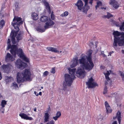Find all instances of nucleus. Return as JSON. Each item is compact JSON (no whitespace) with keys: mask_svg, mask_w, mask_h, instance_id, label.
<instances>
[{"mask_svg":"<svg viewBox=\"0 0 124 124\" xmlns=\"http://www.w3.org/2000/svg\"><path fill=\"white\" fill-rule=\"evenodd\" d=\"M104 104L106 108L107 113L109 114L111 113L112 110L111 109V108L107 101H105Z\"/></svg>","mask_w":124,"mask_h":124,"instance_id":"2eb2a0df","label":"nucleus"},{"mask_svg":"<svg viewBox=\"0 0 124 124\" xmlns=\"http://www.w3.org/2000/svg\"><path fill=\"white\" fill-rule=\"evenodd\" d=\"M2 68L4 71L8 73L9 71L13 68V66L11 64L8 63L6 65H3Z\"/></svg>","mask_w":124,"mask_h":124,"instance_id":"9d476101","label":"nucleus"},{"mask_svg":"<svg viewBox=\"0 0 124 124\" xmlns=\"http://www.w3.org/2000/svg\"><path fill=\"white\" fill-rule=\"evenodd\" d=\"M48 17L46 16H41L40 19V21L42 22H45L48 20Z\"/></svg>","mask_w":124,"mask_h":124,"instance_id":"a878e982","label":"nucleus"},{"mask_svg":"<svg viewBox=\"0 0 124 124\" xmlns=\"http://www.w3.org/2000/svg\"><path fill=\"white\" fill-rule=\"evenodd\" d=\"M101 9H106V8H104V7H101Z\"/></svg>","mask_w":124,"mask_h":124,"instance_id":"13d9d810","label":"nucleus"},{"mask_svg":"<svg viewBox=\"0 0 124 124\" xmlns=\"http://www.w3.org/2000/svg\"><path fill=\"white\" fill-rule=\"evenodd\" d=\"M73 60L72 64L71 65V68L74 67L79 64V63L78 62L79 60L78 57L74 58Z\"/></svg>","mask_w":124,"mask_h":124,"instance_id":"a211bd4d","label":"nucleus"},{"mask_svg":"<svg viewBox=\"0 0 124 124\" xmlns=\"http://www.w3.org/2000/svg\"><path fill=\"white\" fill-rule=\"evenodd\" d=\"M61 116V113L60 111H58L56 114V116H55V121H56Z\"/></svg>","mask_w":124,"mask_h":124,"instance_id":"bb28decb","label":"nucleus"},{"mask_svg":"<svg viewBox=\"0 0 124 124\" xmlns=\"http://www.w3.org/2000/svg\"><path fill=\"white\" fill-rule=\"evenodd\" d=\"M34 93L35 94V95H36V96H37L38 95V93L37 94V92L36 91H34Z\"/></svg>","mask_w":124,"mask_h":124,"instance_id":"8fccbe9b","label":"nucleus"},{"mask_svg":"<svg viewBox=\"0 0 124 124\" xmlns=\"http://www.w3.org/2000/svg\"><path fill=\"white\" fill-rule=\"evenodd\" d=\"M84 1L86 4H87L88 3V0H83Z\"/></svg>","mask_w":124,"mask_h":124,"instance_id":"49530a36","label":"nucleus"},{"mask_svg":"<svg viewBox=\"0 0 124 124\" xmlns=\"http://www.w3.org/2000/svg\"><path fill=\"white\" fill-rule=\"evenodd\" d=\"M10 39H8V46L7 50H8L10 48H11V49L10 50V52L12 55L15 56L17 54L18 56L22 58L24 61L27 62H29V59L25 55L22 50L21 48L18 49L17 46L16 45H12L11 46L10 43Z\"/></svg>","mask_w":124,"mask_h":124,"instance_id":"f03ea898","label":"nucleus"},{"mask_svg":"<svg viewBox=\"0 0 124 124\" xmlns=\"http://www.w3.org/2000/svg\"><path fill=\"white\" fill-rule=\"evenodd\" d=\"M119 72L120 73V75L121 77L122 80L123 81H124V73L123 72H122L121 71H119Z\"/></svg>","mask_w":124,"mask_h":124,"instance_id":"2f4dec72","label":"nucleus"},{"mask_svg":"<svg viewBox=\"0 0 124 124\" xmlns=\"http://www.w3.org/2000/svg\"><path fill=\"white\" fill-rule=\"evenodd\" d=\"M19 116L21 117L22 118L26 120H31L33 118L31 117H29L26 114L24 113H21L19 114Z\"/></svg>","mask_w":124,"mask_h":124,"instance_id":"6ab92c4d","label":"nucleus"},{"mask_svg":"<svg viewBox=\"0 0 124 124\" xmlns=\"http://www.w3.org/2000/svg\"><path fill=\"white\" fill-rule=\"evenodd\" d=\"M112 124H117V121H114Z\"/></svg>","mask_w":124,"mask_h":124,"instance_id":"09e8293b","label":"nucleus"},{"mask_svg":"<svg viewBox=\"0 0 124 124\" xmlns=\"http://www.w3.org/2000/svg\"><path fill=\"white\" fill-rule=\"evenodd\" d=\"M112 54V53L111 52H110L109 53V55L110 56H111V54Z\"/></svg>","mask_w":124,"mask_h":124,"instance_id":"052dcab7","label":"nucleus"},{"mask_svg":"<svg viewBox=\"0 0 124 124\" xmlns=\"http://www.w3.org/2000/svg\"><path fill=\"white\" fill-rule=\"evenodd\" d=\"M31 75L30 71L27 69H25L22 72H18L16 77L17 81L20 83L26 80H31Z\"/></svg>","mask_w":124,"mask_h":124,"instance_id":"7ed1b4c3","label":"nucleus"},{"mask_svg":"<svg viewBox=\"0 0 124 124\" xmlns=\"http://www.w3.org/2000/svg\"><path fill=\"white\" fill-rule=\"evenodd\" d=\"M69 14V13L67 11H65L63 14H62L61 15V16L62 17L66 16Z\"/></svg>","mask_w":124,"mask_h":124,"instance_id":"c756f323","label":"nucleus"},{"mask_svg":"<svg viewBox=\"0 0 124 124\" xmlns=\"http://www.w3.org/2000/svg\"><path fill=\"white\" fill-rule=\"evenodd\" d=\"M31 16L34 20H36L38 18V16L37 14L34 12L33 13L31 14Z\"/></svg>","mask_w":124,"mask_h":124,"instance_id":"4be33fe9","label":"nucleus"},{"mask_svg":"<svg viewBox=\"0 0 124 124\" xmlns=\"http://www.w3.org/2000/svg\"><path fill=\"white\" fill-rule=\"evenodd\" d=\"M65 81L63 84V90H65L67 87V86H70L72 84L74 79H72L69 74H65L64 75Z\"/></svg>","mask_w":124,"mask_h":124,"instance_id":"423d86ee","label":"nucleus"},{"mask_svg":"<svg viewBox=\"0 0 124 124\" xmlns=\"http://www.w3.org/2000/svg\"><path fill=\"white\" fill-rule=\"evenodd\" d=\"M45 25L44 26L45 29L38 27L37 29V31L41 32H44L45 29H47L51 27V26L54 24V22L52 20H50L45 23Z\"/></svg>","mask_w":124,"mask_h":124,"instance_id":"0eeeda50","label":"nucleus"},{"mask_svg":"<svg viewBox=\"0 0 124 124\" xmlns=\"http://www.w3.org/2000/svg\"><path fill=\"white\" fill-rule=\"evenodd\" d=\"M15 63L17 67L21 69H23L27 66V64L22 62L20 59H18Z\"/></svg>","mask_w":124,"mask_h":124,"instance_id":"1a4fd4ad","label":"nucleus"},{"mask_svg":"<svg viewBox=\"0 0 124 124\" xmlns=\"http://www.w3.org/2000/svg\"><path fill=\"white\" fill-rule=\"evenodd\" d=\"M11 87L13 89H16L18 88V86L17 84L15 82H14L12 83Z\"/></svg>","mask_w":124,"mask_h":124,"instance_id":"5701e85b","label":"nucleus"},{"mask_svg":"<svg viewBox=\"0 0 124 124\" xmlns=\"http://www.w3.org/2000/svg\"><path fill=\"white\" fill-rule=\"evenodd\" d=\"M124 28V21L121 23V25L120 26V29L121 30H122Z\"/></svg>","mask_w":124,"mask_h":124,"instance_id":"c9c22d12","label":"nucleus"},{"mask_svg":"<svg viewBox=\"0 0 124 124\" xmlns=\"http://www.w3.org/2000/svg\"><path fill=\"white\" fill-rule=\"evenodd\" d=\"M79 63L81 64V67L86 70H91L94 66L93 62H92V64L90 62L88 63V62H86L85 56L81 57V58L79 59Z\"/></svg>","mask_w":124,"mask_h":124,"instance_id":"39448f33","label":"nucleus"},{"mask_svg":"<svg viewBox=\"0 0 124 124\" xmlns=\"http://www.w3.org/2000/svg\"><path fill=\"white\" fill-rule=\"evenodd\" d=\"M117 118L118 122L119 124H120L121 119V112L118 111L115 117H113V119H115L116 118Z\"/></svg>","mask_w":124,"mask_h":124,"instance_id":"aec40b11","label":"nucleus"},{"mask_svg":"<svg viewBox=\"0 0 124 124\" xmlns=\"http://www.w3.org/2000/svg\"><path fill=\"white\" fill-rule=\"evenodd\" d=\"M53 118L54 119V117H53Z\"/></svg>","mask_w":124,"mask_h":124,"instance_id":"0e129e2a","label":"nucleus"},{"mask_svg":"<svg viewBox=\"0 0 124 124\" xmlns=\"http://www.w3.org/2000/svg\"><path fill=\"white\" fill-rule=\"evenodd\" d=\"M51 19L52 20H54V14L53 12H52L51 15Z\"/></svg>","mask_w":124,"mask_h":124,"instance_id":"4c0bfd02","label":"nucleus"},{"mask_svg":"<svg viewBox=\"0 0 124 124\" xmlns=\"http://www.w3.org/2000/svg\"><path fill=\"white\" fill-rule=\"evenodd\" d=\"M2 98H3V97H2V96L0 94V99Z\"/></svg>","mask_w":124,"mask_h":124,"instance_id":"5fc2aeb1","label":"nucleus"},{"mask_svg":"<svg viewBox=\"0 0 124 124\" xmlns=\"http://www.w3.org/2000/svg\"><path fill=\"white\" fill-rule=\"evenodd\" d=\"M4 110L3 111H1L2 112V113H4Z\"/></svg>","mask_w":124,"mask_h":124,"instance_id":"680f3d73","label":"nucleus"},{"mask_svg":"<svg viewBox=\"0 0 124 124\" xmlns=\"http://www.w3.org/2000/svg\"><path fill=\"white\" fill-rule=\"evenodd\" d=\"M44 122H46L49 121V114L47 113H46L44 115Z\"/></svg>","mask_w":124,"mask_h":124,"instance_id":"393cba45","label":"nucleus"},{"mask_svg":"<svg viewBox=\"0 0 124 124\" xmlns=\"http://www.w3.org/2000/svg\"><path fill=\"white\" fill-rule=\"evenodd\" d=\"M93 0H90L89 3L91 5H92Z\"/></svg>","mask_w":124,"mask_h":124,"instance_id":"a18cd8bd","label":"nucleus"},{"mask_svg":"<svg viewBox=\"0 0 124 124\" xmlns=\"http://www.w3.org/2000/svg\"><path fill=\"white\" fill-rule=\"evenodd\" d=\"M92 52L93 51L91 50H88L87 53L88 56L86 57V59L88 62L92 64V63L93 62L92 60V58L91 57V55Z\"/></svg>","mask_w":124,"mask_h":124,"instance_id":"f8f14e48","label":"nucleus"},{"mask_svg":"<svg viewBox=\"0 0 124 124\" xmlns=\"http://www.w3.org/2000/svg\"><path fill=\"white\" fill-rule=\"evenodd\" d=\"M96 47H97V46H96Z\"/></svg>","mask_w":124,"mask_h":124,"instance_id":"774afa93","label":"nucleus"},{"mask_svg":"<svg viewBox=\"0 0 124 124\" xmlns=\"http://www.w3.org/2000/svg\"><path fill=\"white\" fill-rule=\"evenodd\" d=\"M39 95H42V92H40L39 93Z\"/></svg>","mask_w":124,"mask_h":124,"instance_id":"6e6d98bb","label":"nucleus"},{"mask_svg":"<svg viewBox=\"0 0 124 124\" xmlns=\"http://www.w3.org/2000/svg\"><path fill=\"white\" fill-rule=\"evenodd\" d=\"M36 108H34V111H36Z\"/></svg>","mask_w":124,"mask_h":124,"instance_id":"4d7b16f0","label":"nucleus"},{"mask_svg":"<svg viewBox=\"0 0 124 124\" xmlns=\"http://www.w3.org/2000/svg\"><path fill=\"white\" fill-rule=\"evenodd\" d=\"M46 124H54V121H51L47 123Z\"/></svg>","mask_w":124,"mask_h":124,"instance_id":"37998d69","label":"nucleus"},{"mask_svg":"<svg viewBox=\"0 0 124 124\" xmlns=\"http://www.w3.org/2000/svg\"><path fill=\"white\" fill-rule=\"evenodd\" d=\"M110 21L111 22H112V23H114V21L113 20L111 19L110 20Z\"/></svg>","mask_w":124,"mask_h":124,"instance_id":"864d4df0","label":"nucleus"},{"mask_svg":"<svg viewBox=\"0 0 124 124\" xmlns=\"http://www.w3.org/2000/svg\"><path fill=\"white\" fill-rule=\"evenodd\" d=\"M40 124H43L42 123H41Z\"/></svg>","mask_w":124,"mask_h":124,"instance_id":"338daca9","label":"nucleus"},{"mask_svg":"<svg viewBox=\"0 0 124 124\" xmlns=\"http://www.w3.org/2000/svg\"><path fill=\"white\" fill-rule=\"evenodd\" d=\"M47 49L49 51L54 52V48H53L52 47H48L47 48Z\"/></svg>","mask_w":124,"mask_h":124,"instance_id":"473e14b6","label":"nucleus"},{"mask_svg":"<svg viewBox=\"0 0 124 124\" xmlns=\"http://www.w3.org/2000/svg\"><path fill=\"white\" fill-rule=\"evenodd\" d=\"M4 23V21L3 20H1L0 22V29L2 28Z\"/></svg>","mask_w":124,"mask_h":124,"instance_id":"7c9ffc66","label":"nucleus"},{"mask_svg":"<svg viewBox=\"0 0 124 124\" xmlns=\"http://www.w3.org/2000/svg\"><path fill=\"white\" fill-rule=\"evenodd\" d=\"M18 3H16L15 5V7H16V9H19V8L18 7Z\"/></svg>","mask_w":124,"mask_h":124,"instance_id":"c03bdc74","label":"nucleus"},{"mask_svg":"<svg viewBox=\"0 0 124 124\" xmlns=\"http://www.w3.org/2000/svg\"><path fill=\"white\" fill-rule=\"evenodd\" d=\"M94 80V79L91 77L89 78L88 82H86L89 88H93L98 86L96 82H93Z\"/></svg>","mask_w":124,"mask_h":124,"instance_id":"6e6552de","label":"nucleus"},{"mask_svg":"<svg viewBox=\"0 0 124 124\" xmlns=\"http://www.w3.org/2000/svg\"><path fill=\"white\" fill-rule=\"evenodd\" d=\"M102 56L103 57H105L106 56V55L104 53H102Z\"/></svg>","mask_w":124,"mask_h":124,"instance_id":"3c124183","label":"nucleus"},{"mask_svg":"<svg viewBox=\"0 0 124 124\" xmlns=\"http://www.w3.org/2000/svg\"><path fill=\"white\" fill-rule=\"evenodd\" d=\"M50 72L51 73L53 74L54 73V68H52L51 70L50 71Z\"/></svg>","mask_w":124,"mask_h":124,"instance_id":"a19ab883","label":"nucleus"},{"mask_svg":"<svg viewBox=\"0 0 124 124\" xmlns=\"http://www.w3.org/2000/svg\"><path fill=\"white\" fill-rule=\"evenodd\" d=\"M7 104V102L5 100H2L1 102V106L2 108H4L5 107V105Z\"/></svg>","mask_w":124,"mask_h":124,"instance_id":"c85d7f7f","label":"nucleus"},{"mask_svg":"<svg viewBox=\"0 0 124 124\" xmlns=\"http://www.w3.org/2000/svg\"><path fill=\"white\" fill-rule=\"evenodd\" d=\"M23 22L21 20V19L19 17H14L13 19V21L12 23V25L14 27L16 30L15 33L12 30L11 32L10 36L11 37L12 43L13 44H16L17 43L15 41V37L16 36L18 42L20 40H21L23 37V32H20L17 35H16V32L19 31V26L23 23Z\"/></svg>","mask_w":124,"mask_h":124,"instance_id":"f257e3e1","label":"nucleus"},{"mask_svg":"<svg viewBox=\"0 0 124 124\" xmlns=\"http://www.w3.org/2000/svg\"><path fill=\"white\" fill-rule=\"evenodd\" d=\"M102 17L103 18H107L108 19V17L107 15H104L102 16Z\"/></svg>","mask_w":124,"mask_h":124,"instance_id":"de8ad7c7","label":"nucleus"},{"mask_svg":"<svg viewBox=\"0 0 124 124\" xmlns=\"http://www.w3.org/2000/svg\"><path fill=\"white\" fill-rule=\"evenodd\" d=\"M49 74V72L47 71H46L44 72L43 74V76L44 77L46 76Z\"/></svg>","mask_w":124,"mask_h":124,"instance_id":"e433bc0d","label":"nucleus"},{"mask_svg":"<svg viewBox=\"0 0 124 124\" xmlns=\"http://www.w3.org/2000/svg\"><path fill=\"white\" fill-rule=\"evenodd\" d=\"M76 70V69L75 68L73 69L69 68V73L71 75H70V76L71 78H72L71 77H72L73 78H72V79H74V78H76L75 75Z\"/></svg>","mask_w":124,"mask_h":124,"instance_id":"f3484780","label":"nucleus"},{"mask_svg":"<svg viewBox=\"0 0 124 124\" xmlns=\"http://www.w3.org/2000/svg\"><path fill=\"white\" fill-rule=\"evenodd\" d=\"M105 77L107 81H108L110 80V79L109 76H105Z\"/></svg>","mask_w":124,"mask_h":124,"instance_id":"79ce46f5","label":"nucleus"},{"mask_svg":"<svg viewBox=\"0 0 124 124\" xmlns=\"http://www.w3.org/2000/svg\"><path fill=\"white\" fill-rule=\"evenodd\" d=\"M46 7V8L48 10V12L49 13L51 12L50 7L49 6V4L46 2H45L44 3Z\"/></svg>","mask_w":124,"mask_h":124,"instance_id":"b1692460","label":"nucleus"},{"mask_svg":"<svg viewBox=\"0 0 124 124\" xmlns=\"http://www.w3.org/2000/svg\"><path fill=\"white\" fill-rule=\"evenodd\" d=\"M110 74V73L108 71L105 74V76H109Z\"/></svg>","mask_w":124,"mask_h":124,"instance_id":"ea45409f","label":"nucleus"},{"mask_svg":"<svg viewBox=\"0 0 124 124\" xmlns=\"http://www.w3.org/2000/svg\"><path fill=\"white\" fill-rule=\"evenodd\" d=\"M84 68L82 69L81 68H79L76 71V75L78 77H79L80 76L84 75V74L85 71Z\"/></svg>","mask_w":124,"mask_h":124,"instance_id":"9b49d317","label":"nucleus"},{"mask_svg":"<svg viewBox=\"0 0 124 124\" xmlns=\"http://www.w3.org/2000/svg\"><path fill=\"white\" fill-rule=\"evenodd\" d=\"M89 8V6H88L87 4H86L85 3L84 6L82 8L83 11L84 13L86 14L87 11Z\"/></svg>","mask_w":124,"mask_h":124,"instance_id":"412c9836","label":"nucleus"},{"mask_svg":"<svg viewBox=\"0 0 124 124\" xmlns=\"http://www.w3.org/2000/svg\"><path fill=\"white\" fill-rule=\"evenodd\" d=\"M41 89H43V87L42 86H41Z\"/></svg>","mask_w":124,"mask_h":124,"instance_id":"e2e57ef3","label":"nucleus"},{"mask_svg":"<svg viewBox=\"0 0 124 124\" xmlns=\"http://www.w3.org/2000/svg\"><path fill=\"white\" fill-rule=\"evenodd\" d=\"M102 5V3L100 1H98L97 2V5L95 6V7L96 10L97 9V8H99V7L101 6Z\"/></svg>","mask_w":124,"mask_h":124,"instance_id":"cd10ccee","label":"nucleus"},{"mask_svg":"<svg viewBox=\"0 0 124 124\" xmlns=\"http://www.w3.org/2000/svg\"><path fill=\"white\" fill-rule=\"evenodd\" d=\"M107 16L108 17V19H109L110 18L113 16L111 13H107Z\"/></svg>","mask_w":124,"mask_h":124,"instance_id":"72a5a7b5","label":"nucleus"},{"mask_svg":"<svg viewBox=\"0 0 124 124\" xmlns=\"http://www.w3.org/2000/svg\"><path fill=\"white\" fill-rule=\"evenodd\" d=\"M109 3L110 4L112 5L113 7L116 9L119 7L118 3L115 0H110Z\"/></svg>","mask_w":124,"mask_h":124,"instance_id":"4468645a","label":"nucleus"},{"mask_svg":"<svg viewBox=\"0 0 124 124\" xmlns=\"http://www.w3.org/2000/svg\"><path fill=\"white\" fill-rule=\"evenodd\" d=\"M2 78V77L1 73L0 72V80Z\"/></svg>","mask_w":124,"mask_h":124,"instance_id":"603ef678","label":"nucleus"},{"mask_svg":"<svg viewBox=\"0 0 124 124\" xmlns=\"http://www.w3.org/2000/svg\"><path fill=\"white\" fill-rule=\"evenodd\" d=\"M108 91L107 87L106 86H105L104 89V91L103 92V93L104 94L107 93Z\"/></svg>","mask_w":124,"mask_h":124,"instance_id":"f704fd0d","label":"nucleus"},{"mask_svg":"<svg viewBox=\"0 0 124 124\" xmlns=\"http://www.w3.org/2000/svg\"><path fill=\"white\" fill-rule=\"evenodd\" d=\"M75 5L77 6L78 10L81 11L83 8V4L81 0H78L77 3H75Z\"/></svg>","mask_w":124,"mask_h":124,"instance_id":"ddd939ff","label":"nucleus"},{"mask_svg":"<svg viewBox=\"0 0 124 124\" xmlns=\"http://www.w3.org/2000/svg\"><path fill=\"white\" fill-rule=\"evenodd\" d=\"M61 51H59L56 48H55V53H59V52L61 53L62 52Z\"/></svg>","mask_w":124,"mask_h":124,"instance_id":"58836bf2","label":"nucleus"},{"mask_svg":"<svg viewBox=\"0 0 124 124\" xmlns=\"http://www.w3.org/2000/svg\"><path fill=\"white\" fill-rule=\"evenodd\" d=\"M40 124H43L42 123H41Z\"/></svg>","mask_w":124,"mask_h":124,"instance_id":"69168bd1","label":"nucleus"},{"mask_svg":"<svg viewBox=\"0 0 124 124\" xmlns=\"http://www.w3.org/2000/svg\"><path fill=\"white\" fill-rule=\"evenodd\" d=\"M91 14H89V15H88V16L89 17H90L91 16Z\"/></svg>","mask_w":124,"mask_h":124,"instance_id":"bf43d9fd","label":"nucleus"},{"mask_svg":"<svg viewBox=\"0 0 124 124\" xmlns=\"http://www.w3.org/2000/svg\"><path fill=\"white\" fill-rule=\"evenodd\" d=\"M14 58L9 53H8L5 57V61L6 62L11 61L14 60Z\"/></svg>","mask_w":124,"mask_h":124,"instance_id":"dca6fc26","label":"nucleus"},{"mask_svg":"<svg viewBox=\"0 0 124 124\" xmlns=\"http://www.w3.org/2000/svg\"><path fill=\"white\" fill-rule=\"evenodd\" d=\"M113 34L114 35V46H117V44L119 46H121L124 44V33L123 32H119L118 31H114Z\"/></svg>","mask_w":124,"mask_h":124,"instance_id":"20e7f679","label":"nucleus"}]
</instances>
